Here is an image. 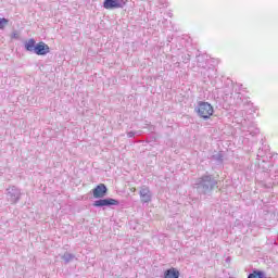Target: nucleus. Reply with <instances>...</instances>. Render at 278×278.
Returning <instances> with one entry per match:
<instances>
[{
    "instance_id": "9",
    "label": "nucleus",
    "mask_w": 278,
    "mask_h": 278,
    "mask_svg": "<svg viewBox=\"0 0 278 278\" xmlns=\"http://www.w3.org/2000/svg\"><path fill=\"white\" fill-rule=\"evenodd\" d=\"M8 20L5 17L0 20V29H5L8 27Z\"/></svg>"
},
{
    "instance_id": "7",
    "label": "nucleus",
    "mask_w": 278,
    "mask_h": 278,
    "mask_svg": "<svg viewBox=\"0 0 278 278\" xmlns=\"http://www.w3.org/2000/svg\"><path fill=\"white\" fill-rule=\"evenodd\" d=\"M164 278H179V270H177L175 267H172L165 270Z\"/></svg>"
},
{
    "instance_id": "8",
    "label": "nucleus",
    "mask_w": 278,
    "mask_h": 278,
    "mask_svg": "<svg viewBox=\"0 0 278 278\" xmlns=\"http://www.w3.org/2000/svg\"><path fill=\"white\" fill-rule=\"evenodd\" d=\"M248 278H266V275L264 274V271L255 270L252 274H250Z\"/></svg>"
},
{
    "instance_id": "4",
    "label": "nucleus",
    "mask_w": 278,
    "mask_h": 278,
    "mask_svg": "<svg viewBox=\"0 0 278 278\" xmlns=\"http://www.w3.org/2000/svg\"><path fill=\"white\" fill-rule=\"evenodd\" d=\"M110 205H118V201L112 198L102 199L93 202V207H108Z\"/></svg>"
},
{
    "instance_id": "1",
    "label": "nucleus",
    "mask_w": 278,
    "mask_h": 278,
    "mask_svg": "<svg viewBox=\"0 0 278 278\" xmlns=\"http://www.w3.org/2000/svg\"><path fill=\"white\" fill-rule=\"evenodd\" d=\"M24 47L26 51L35 53L36 55H47L51 53V48H49V45L45 43V41L36 43V40L29 39L25 41Z\"/></svg>"
},
{
    "instance_id": "3",
    "label": "nucleus",
    "mask_w": 278,
    "mask_h": 278,
    "mask_svg": "<svg viewBox=\"0 0 278 278\" xmlns=\"http://www.w3.org/2000/svg\"><path fill=\"white\" fill-rule=\"evenodd\" d=\"M92 194L94 199H103L108 194V187L104 184H100L92 189Z\"/></svg>"
},
{
    "instance_id": "2",
    "label": "nucleus",
    "mask_w": 278,
    "mask_h": 278,
    "mask_svg": "<svg viewBox=\"0 0 278 278\" xmlns=\"http://www.w3.org/2000/svg\"><path fill=\"white\" fill-rule=\"evenodd\" d=\"M195 112L200 118L207 121L214 116V106L210 102H199Z\"/></svg>"
},
{
    "instance_id": "5",
    "label": "nucleus",
    "mask_w": 278,
    "mask_h": 278,
    "mask_svg": "<svg viewBox=\"0 0 278 278\" xmlns=\"http://www.w3.org/2000/svg\"><path fill=\"white\" fill-rule=\"evenodd\" d=\"M103 8L105 10H118L123 8V0H104Z\"/></svg>"
},
{
    "instance_id": "6",
    "label": "nucleus",
    "mask_w": 278,
    "mask_h": 278,
    "mask_svg": "<svg viewBox=\"0 0 278 278\" xmlns=\"http://www.w3.org/2000/svg\"><path fill=\"white\" fill-rule=\"evenodd\" d=\"M139 195L142 203H151V189H149V187H141L139 190Z\"/></svg>"
}]
</instances>
